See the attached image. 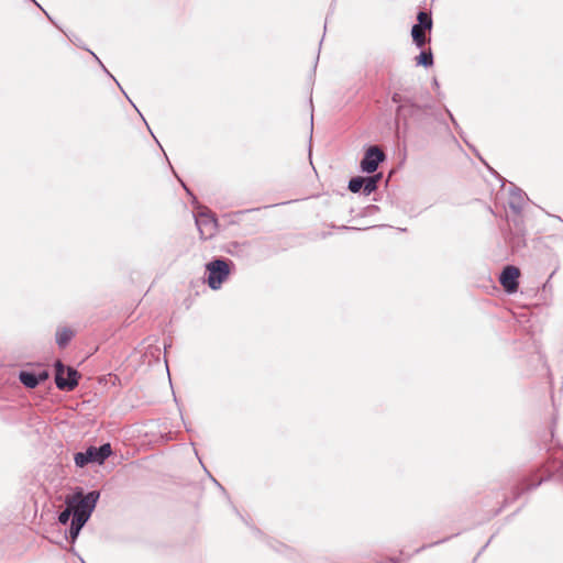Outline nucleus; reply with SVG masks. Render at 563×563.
I'll return each instance as SVG.
<instances>
[{"label": "nucleus", "instance_id": "f257e3e1", "mask_svg": "<svg viewBox=\"0 0 563 563\" xmlns=\"http://www.w3.org/2000/svg\"><path fill=\"white\" fill-rule=\"evenodd\" d=\"M99 496V492L96 490L86 495H84L82 490H77L73 495L66 496L65 504H69L73 507L74 519L87 522L96 508Z\"/></svg>", "mask_w": 563, "mask_h": 563}, {"label": "nucleus", "instance_id": "f03ea898", "mask_svg": "<svg viewBox=\"0 0 563 563\" xmlns=\"http://www.w3.org/2000/svg\"><path fill=\"white\" fill-rule=\"evenodd\" d=\"M111 446L109 443L101 445L100 448L90 446L85 452H78L75 454V464L78 467H84L88 463L97 462L103 463L106 459L111 455Z\"/></svg>", "mask_w": 563, "mask_h": 563}, {"label": "nucleus", "instance_id": "7ed1b4c3", "mask_svg": "<svg viewBox=\"0 0 563 563\" xmlns=\"http://www.w3.org/2000/svg\"><path fill=\"white\" fill-rule=\"evenodd\" d=\"M55 383L60 390H73L78 385V372L71 367L65 368L60 361L55 364Z\"/></svg>", "mask_w": 563, "mask_h": 563}, {"label": "nucleus", "instance_id": "20e7f679", "mask_svg": "<svg viewBox=\"0 0 563 563\" xmlns=\"http://www.w3.org/2000/svg\"><path fill=\"white\" fill-rule=\"evenodd\" d=\"M208 285L212 289H219L229 275V266L222 260H216L207 264Z\"/></svg>", "mask_w": 563, "mask_h": 563}, {"label": "nucleus", "instance_id": "39448f33", "mask_svg": "<svg viewBox=\"0 0 563 563\" xmlns=\"http://www.w3.org/2000/svg\"><path fill=\"white\" fill-rule=\"evenodd\" d=\"M432 19L426 12L418 13V23L412 26L411 35L412 40L418 47H422L426 43V30H431Z\"/></svg>", "mask_w": 563, "mask_h": 563}, {"label": "nucleus", "instance_id": "423d86ee", "mask_svg": "<svg viewBox=\"0 0 563 563\" xmlns=\"http://www.w3.org/2000/svg\"><path fill=\"white\" fill-rule=\"evenodd\" d=\"M196 225L199 230L201 239H210L217 232V221L209 212H199L196 217Z\"/></svg>", "mask_w": 563, "mask_h": 563}, {"label": "nucleus", "instance_id": "0eeeda50", "mask_svg": "<svg viewBox=\"0 0 563 563\" xmlns=\"http://www.w3.org/2000/svg\"><path fill=\"white\" fill-rule=\"evenodd\" d=\"M384 157V153L377 146L369 147L361 162L362 170L368 174L375 172Z\"/></svg>", "mask_w": 563, "mask_h": 563}, {"label": "nucleus", "instance_id": "6e6552de", "mask_svg": "<svg viewBox=\"0 0 563 563\" xmlns=\"http://www.w3.org/2000/svg\"><path fill=\"white\" fill-rule=\"evenodd\" d=\"M520 272L515 266H506L500 274L499 282L504 289L508 292H514L518 288V278Z\"/></svg>", "mask_w": 563, "mask_h": 563}, {"label": "nucleus", "instance_id": "1a4fd4ad", "mask_svg": "<svg viewBox=\"0 0 563 563\" xmlns=\"http://www.w3.org/2000/svg\"><path fill=\"white\" fill-rule=\"evenodd\" d=\"M46 378H47L46 373H42L38 376L34 375L33 373H29V372L20 373V380L27 388L36 387L40 384V382L45 380Z\"/></svg>", "mask_w": 563, "mask_h": 563}, {"label": "nucleus", "instance_id": "9d476101", "mask_svg": "<svg viewBox=\"0 0 563 563\" xmlns=\"http://www.w3.org/2000/svg\"><path fill=\"white\" fill-rule=\"evenodd\" d=\"M526 195L520 190L517 189L514 192H511L509 205L512 209L519 210L521 209L523 202H525Z\"/></svg>", "mask_w": 563, "mask_h": 563}, {"label": "nucleus", "instance_id": "9b49d317", "mask_svg": "<svg viewBox=\"0 0 563 563\" xmlns=\"http://www.w3.org/2000/svg\"><path fill=\"white\" fill-rule=\"evenodd\" d=\"M74 333L69 329H62L56 333V342L59 346H65L73 338Z\"/></svg>", "mask_w": 563, "mask_h": 563}, {"label": "nucleus", "instance_id": "f8f14e48", "mask_svg": "<svg viewBox=\"0 0 563 563\" xmlns=\"http://www.w3.org/2000/svg\"><path fill=\"white\" fill-rule=\"evenodd\" d=\"M379 176H371L364 178L363 191L366 196L371 195L377 188V181Z\"/></svg>", "mask_w": 563, "mask_h": 563}, {"label": "nucleus", "instance_id": "ddd939ff", "mask_svg": "<svg viewBox=\"0 0 563 563\" xmlns=\"http://www.w3.org/2000/svg\"><path fill=\"white\" fill-rule=\"evenodd\" d=\"M86 525V522L81 521L80 519H74L71 520V523H70V529H69V536H70V539H71V542H75V540L77 539L80 530L82 529V527Z\"/></svg>", "mask_w": 563, "mask_h": 563}, {"label": "nucleus", "instance_id": "4468645a", "mask_svg": "<svg viewBox=\"0 0 563 563\" xmlns=\"http://www.w3.org/2000/svg\"><path fill=\"white\" fill-rule=\"evenodd\" d=\"M417 64L422 65L424 67H429L433 64V57L430 51L421 52L420 55L417 57Z\"/></svg>", "mask_w": 563, "mask_h": 563}, {"label": "nucleus", "instance_id": "2eb2a0df", "mask_svg": "<svg viewBox=\"0 0 563 563\" xmlns=\"http://www.w3.org/2000/svg\"><path fill=\"white\" fill-rule=\"evenodd\" d=\"M364 178L363 177H353L350 181H349V189L352 191V192H358L361 189H363V185H364Z\"/></svg>", "mask_w": 563, "mask_h": 563}, {"label": "nucleus", "instance_id": "dca6fc26", "mask_svg": "<svg viewBox=\"0 0 563 563\" xmlns=\"http://www.w3.org/2000/svg\"><path fill=\"white\" fill-rule=\"evenodd\" d=\"M71 515L74 516L73 507H70L69 504H66V508L58 516V521L62 525H66Z\"/></svg>", "mask_w": 563, "mask_h": 563}, {"label": "nucleus", "instance_id": "f3484780", "mask_svg": "<svg viewBox=\"0 0 563 563\" xmlns=\"http://www.w3.org/2000/svg\"><path fill=\"white\" fill-rule=\"evenodd\" d=\"M391 100H393V102L399 104L398 106V112H400L402 107H404L402 106V98H401V96L399 93H394L393 97H391Z\"/></svg>", "mask_w": 563, "mask_h": 563}, {"label": "nucleus", "instance_id": "a211bd4d", "mask_svg": "<svg viewBox=\"0 0 563 563\" xmlns=\"http://www.w3.org/2000/svg\"><path fill=\"white\" fill-rule=\"evenodd\" d=\"M555 472L559 477H563V464L560 465V467H558Z\"/></svg>", "mask_w": 563, "mask_h": 563}]
</instances>
